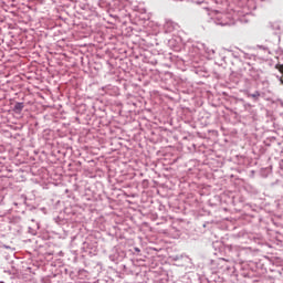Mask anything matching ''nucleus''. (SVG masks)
<instances>
[{
	"label": "nucleus",
	"instance_id": "obj_1",
	"mask_svg": "<svg viewBox=\"0 0 283 283\" xmlns=\"http://www.w3.org/2000/svg\"><path fill=\"white\" fill-rule=\"evenodd\" d=\"M248 97H249V98H254V101H258V99L260 98V92L256 91V92H254L253 94L249 93V94H248Z\"/></svg>",
	"mask_w": 283,
	"mask_h": 283
},
{
	"label": "nucleus",
	"instance_id": "obj_2",
	"mask_svg": "<svg viewBox=\"0 0 283 283\" xmlns=\"http://www.w3.org/2000/svg\"><path fill=\"white\" fill-rule=\"evenodd\" d=\"M14 111H15V112H21V111H23V103H17V104L14 105Z\"/></svg>",
	"mask_w": 283,
	"mask_h": 283
},
{
	"label": "nucleus",
	"instance_id": "obj_3",
	"mask_svg": "<svg viewBox=\"0 0 283 283\" xmlns=\"http://www.w3.org/2000/svg\"><path fill=\"white\" fill-rule=\"evenodd\" d=\"M275 70H279V72H281V74H283V64H276Z\"/></svg>",
	"mask_w": 283,
	"mask_h": 283
},
{
	"label": "nucleus",
	"instance_id": "obj_4",
	"mask_svg": "<svg viewBox=\"0 0 283 283\" xmlns=\"http://www.w3.org/2000/svg\"><path fill=\"white\" fill-rule=\"evenodd\" d=\"M281 83L283 84V75L281 76Z\"/></svg>",
	"mask_w": 283,
	"mask_h": 283
}]
</instances>
